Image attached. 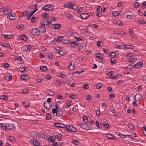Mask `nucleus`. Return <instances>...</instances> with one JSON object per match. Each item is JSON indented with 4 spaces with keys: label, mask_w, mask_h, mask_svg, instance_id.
Listing matches in <instances>:
<instances>
[{
    "label": "nucleus",
    "mask_w": 146,
    "mask_h": 146,
    "mask_svg": "<svg viewBox=\"0 0 146 146\" xmlns=\"http://www.w3.org/2000/svg\"><path fill=\"white\" fill-rule=\"evenodd\" d=\"M124 47L128 49H133L134 48V46L131 45H126L124 46Z\"/></svg>",
    "instance_id": "a878e982"
},
{
    "label": "nucleus",
    "mask_w": 146,
    "mask_h": 146,
    "mask_svg": "<svg viewBox=\"0 0 146 146\" xmlns=\"http://www.w3.org/2000/svg\"><path fill=\"white\" fill-rule=\"evenodd\" d=\"M96 13L98 17H100L102 15L101 12L100 11H96Z\"/></svg>",
    "instance_id": "864d4df0"
},
{
    "label": "nucleus",
    "mask_w": 146,
    "mask_h": 146,
    "mask_svg": "<svg viewBox=\"0 0 146 146\" xmlns=\"http://www.w3.org/2000/svg\"><path fill=\"white\" fill-rule=\"evenodd\" d=\"M146 5V1L143 3L141 7L143 9H145V6Z\"/></svg>",
    "instance_id": "69168bd1"
},
{
    "label": "nucleus",
    "mask_w": 146,
    "mask_h": 146,
    "mask_svg": "<svg viewBox=\"0 0 146 146\" xmlns=\"http://www.w3.org/2000/svg\"><path fill=\"white\" fill-rule=\"evenodd\" d=\"M20 37H21V39L24 41H26L27 40V38L25 35H23Z\"/></svg>",
    "instance_id": "72a5a7b5"
},
{
    "label": "nucleus",
    "mask_w": 146,
    "mask_h": 146,
    "mask_svg": "<svg viewBox=\"0 0 146 146\" xmlns=\"http://www.w3.org/2000/svg\"><path fill=\"white\" fill-rule=\"evenodd\" d=\"M70 65L68 67V69L70 70H72L74 68V66L72 65V62L70 61L69 62Z\"/></svg>",
    "instance_id": "f3484780"
},
{
    "label": "nucleus",
    "mask_w": 146,
    "mask_h": 146,
    "mask_svg": "<svg viewBox=\"0 0 146 146\" xmlns=\"http://www.w3.org/2000/svg\"><path fill=\"white\" fill-rule=\"evenodd\" d=\"M44 106L45 108L48 109H50L52 107L51 105H50L49 103H46V101L44 102Z\"/></svg>",
    "instance_id": "ddd939ff"
},
{
    "label": "nucleus",
    "mask_w": 146,
    "mask_h": 146,
    "mask_svg": "<svg viewBox=\"0 0 146 146\" xmlns=\"http://www.w3.org/2000/svg\"><path fill=\"white\" fill-rule=\"evenodd\" d=\"M64 52L63 50H60L58 52V54L61 55H63L65 54V52Z\"/></svg>",
    "instance_id": "8fccbe9b"
},
{
    "label": "nucleus",
    "mask_w": 146,
    "mask_h": 146,
    "mask_svg": "<svg viewBox=\"0 0 146 146\" xmlns=\"http://www.w3.org/2000/svg\"><path fill=\"white\" fill-rule=\"evenodd\" d=\"M96 56L97 58L100 59H102L103 56L101 53H99L96 54Z\"/></svg>",
    "instance_id": "b1692460"
},
{
    "label": "nucleus",
    "mask_w": 146,
    "mask_h": 146,
    "mask_svg": "<svg viewBox=\"0 0 146 146\" xmlns=\"http://www.w3.org/2000/svg\"><path fill=\"white\" fill-rule=\"evenodd\" d=\"M83 119L85 122H87L88 121V118L86 116H84L83 117Z\"/></svg>",
    "instance_id": "0e129e2a"
},
{
    "label": "nucleus",
    "mask_w": 146,
    "mask_h": 146,
    "mask_svg": "<svg viewBox=\"0 0 146 146\" xmlns=\"http://www.w3.org/2000/svg\"><path fill=\"white\" fill-rule=\"evenodd\" d=\"M0 99L2 100H7L8 97L5 95H3L1 96Z\"/></svg>",
    "instance_id": "c756f323"
},
{
    "label": "nucleus",
    "mask_w": 146,
    "mask_h": 146,
    "mask_svg": "<svg viewBox=\"0 0 146 146\" xmlns=\"http://www.w3.org/2000/svg\"><path fill=\"white\" fill-rule=\"evenodd\" d=\"M137 59L135 58H129L127 60L129 62H132L135 61Z\"/></svg>",
    "instance_id": "79ce46f5"
},
{
    "label": "nucleus",
    "mask_w": 146,
    "mask_h": 146,
    "mask_svg": "<svg viewBox=\"0 0 146 146\" xmlns=\"http://www.w3.org/2000/svg\"><path fill=\"white\" fill-rule=\"evenodd\" d=\"M137 23L142 24H144L146 23V22L143 20H138L137 21Z\"/></svg>",
    "instance_id": "ea45409f"
},
{
    "label": "nucleus",
    "mask_w": 146,
    "mask_h": 146,
    "mask_svg": "<svg viewBox=\"0 0 146 146\" xmlns=\"http://www.w3.org/2000/svg\"><path fill=\"white\" fill-rule=\"evenodd\" d=\"M70 97L72 99H75L77 97L74 94H71L70 95Z\"/></svg>",
    "instance_id": "e2e57ef3"
},
{
    "label": "nucleus",
    "mask_w": 146,
    "mask_h": 146,
    "mask_svg": "<svg viewBox=\"0 0 146 146\" xmlns=\"http://www.w3.org/2000/svg\"><path fill=\"white\" fill-rule=\"evenodd\" d=\"M82 128L85 130L90 129L89 127L88 126L87 124L86 123H85V124H83V126H82Z\"/></svg>",
    "instance_id": "4be33fe9"
},
{
    "label": "nucleus",
    "mask_w": 146,
    "mask_h": 146,
    "mask_svg": "<svg viewBox=\"0 0 146 146\" xmlns=\"http://www.w3.org/2000/svg\"><path fill=\"white\" fill-rule=\"evenodd\" d=\"M110 56L112 57H115L116 56V53L115 52H111L109 54Z\"/></svg>",
    "instance_id": "bb28decb"
},
{
    "label": "nucleus",
    "mask_w": 146,
    "mask_h": 146,
    "mask_svg": "<svg viewBox=\"0 0 146 146\" xmlns=\"http://www.w3.org/2000/svg\"><path fill=\"white\" fill-rule=\"evenodd\" d=\"M23 104L25 107L27 108H28L29 106V104L26 102H25L23 103Z\"/></svg>",
    "instance_id": "13d9d810"
},
{
    "label": "nucleus",
    "mask_w": 146,
    "mask_h": 146,
    "mask_svg": "<svg viewBox=\"0 0 146 146\" xmlns=\"http://www.w3.org/2000/svg\"><path fill=\"white\" fill-rule=\"evenodd\" d=\"M96 126L100 128H101L102 127L101 124L98 121H96Z\"/></svg>",
    "instance_id": "a19ab883"
},
{
    "label": "nucleus",
    "mask_w": 146,
    "mask_h": 146,
    "mask_svg": "<svg viewBox=\"0 0 146 146\" xmlns=\"http://www.w3.org/2000/svg\"><path fill=\"white\" fill-rule=\"evenodd\" d=\"M31 142V143H33V144L35 146H37L39 145V143L38 141L36 139L32 140Z\"/></svg>",
    "instance_id": "2eb2a0df"
},
{
    "label": "nucleus",
    "mask_w": 146,
    "mask_h": 146,
    "mask_svg": "<svg viewBox=\"0 0 146 146\" xmlns=\"http://www.w3.org/2000/svg\"><path fill=\"white\" fill-rule=\"evenodd\" d=\"M38 32H39V30L38 29L34 28L32 29L31 31V33L32 35L34 36L37 35H38Z\"/></svg>",
    "instance_id": "39448f33"
},
{
    "label": "nucleus",
    "mask_w": 146,
    "mask_h": 146,
    "mask_svg": "<svg viewBox=\"0 0 146 146\" xmlns=\"http://www.w3.org/2000/svg\"><path fill=\"white\" fill-rule=\"evenodd\" d=\"M51 115L48 113H47L46 114V119L47 120H49L51 119Z\"/></svg>",
    "instance_id": "4c0bfd02"
},
{
    "label": "nucleus",
    "mask_w": 146,
    "mask_h": 146,
    "mask_svg": "<svg viewBox=\"0 0 146 146\" xmlns=\"http://www.w3.org/2000/svg\"><path fill=\"white\" fill-rule=\"evenodd\" d=\"M22 92L24 94H27L28 93V91L27 89L24 88L23 89Z\"/></svg>",
    "instance_id": "3c124183"
},
{
    "label": "nucleus",
    "mask_w": 146,
    "mask_h": 146,
    "mask_svg": "<svg viewBox=\"0 0 146 146\" xmlns=\"http://www.w3.org/2000/svg\"><path fill=\"white\" fill-rule=\"evenodd\" d=\"M83 88L86 89H88L89 87V85L88 84H85L83 85Z\"/></svg>",
    "instance_id": "6e6d98bb"
},
{
    "label": "nucleus",
    "mask_w": 146,
    "mask_h": 146,
    "mask_svg": "<svg viewBox=\"0 0 146 146\" xmlns=\"http://www.w3.org/2000/svg\"><path fill=\"white\" fill-rule=\"evenodd\" d=\"M61 26L60 24H54L52 25L51 27L54 29H58L60 28Z\"/></svg>",
    "instance_id": "1a4fd4ad"
},
{
    "label": "nucleus",
    "mask_w": 146,
    "mask_h": 146,
    "mask_svg": "<svg viewBox=\"0 0 146 146\" xmlns=\"http://www.w3.org/2000/svg\"><path fill=\"white\" fill-rule=\"evenodd\" d=\"M55 127L63 128L65 127V125L63 123H56L54 124Z\"/></svg>",
    "instance_id": "0eeeda50"
},
{
    "label": "nucleus",
    "mask_w": 146,
    "mask_h": 146,
    "mask_svg": "<svg viewBox=\"0 0 146 146\" xmlns=\"http://www.w3.org/2000/svg\"><path fill=\"white\" fill-rule=\"evenodd\" d=\"M77 130L74 127L72 126V127H71V132H76Z\"/></svg>",
    "instance_id": "bf43d9fd"
},
{
    "label": "nucleus",
    "mask_w": 146,
    "mask_h": 146,
    "mask_svg": "<svg viewBox=\"0 0 146 146\" xmlns=\"http://www.w3.org/2000/svg\"><path fill=\"white\" fill-rule=\"evenodd\" d=\"M46 18L43 19L40 22L41 25L43 26H48L49 25V21Z\"/></svg>",
    "instance_id": "7ed1b4c3"
},
{
    "label": "nucleus",
    "mask_w": 146,
    "mask_h": 146,
    "mask_svg": "<svg viewBox=\"0 0 146 146\" xmlns=\"http://www.w3.org/2000/svg\"><path fill=\"white\" fill-rule=\"evenodd\" d=\"M8 7H7V8H5V9L3 11V14L5 15H7L9 13H10V11L9 10V9H8Z\"/></svg>",
    "instance_id": "6ab92c4d"
},
{
    "label": "nucleus",
    "mask_w": 146,
    "mask_h": 146,
    "mask_svg": "<svg viewBox=\"0 0 146 146\" xmlns=\"http://www.w3.org/2000/svg\"><path fill=\"white\" fill-rule=\"evenodd\" d=\"M129 127L131 129H134V126L132 123H130L129 124Z\"/></svg>",
    "instance_id": "680f3d73"
},
{
    "label": "nucleus",
    "mask_w": 146,
    "mask_h": 146,
    "mask_svg": "<svg viewBox=\"0 0 146 146\" xmlns=\"http://www.w3.org/2000/svg\"><path fill=\"white\" fill-rule=\"evenodd\" d=\"M78 45V48L79 50H81L83 47L82 45V44L79 43L77 44Z\"/></svg>",
    "instance_id": "09e8293b"
},
{
    "label": "nucleus",
    "mask_w": 146,
    "mask_h": 146,
    "mask_svg": "<svg viewBox=\"0 0 146 146\" xmlns=\"http://www.w3.org/2000/svg\"><path fill=\"white\" fill-rule=\"evenodd\" d=\"M9 18L11 20H15L17 18L16 16L15 13H11V15L9 17Z\"/></svg>",
    "instance_id": "f8f14e48"
},
{
    "label": "nucleus",
    "mask_w": 146,
    "mask_h": 146,
    "mask_svg": "<svg viewBox=\"0 0 146 146\" xmlns=\"http://www.w3.org/2000/svg\"><path fill=\"white\" fill-rule=\"evenodd\" d=\"M78 44H76V43L75 42H71L70 41V42H69V45L71 47H74L76 46V45Z\"/></svg>",
    "instance_id": "a211bd4d"
},
{
    "label": "nucleus",
    "mask_w": 146,
    "mask_h": 146,
    "mask_svg": "<svg viewBox=\"0 0 146 146\" xmlns=\"http://www.w3.org/2000/svg\"><path fill=\"white\" fill-rule=\"evenodd\" d=\"M142 98L141 95L139 94H136L135 96V101H140Z\"/></svg>",
    "instance_id": "9b49d317"
},
{
    "label": "nucleus",
    "mask_w": 146,
    "mask_h": 146,
    "mask_svg": "<svg viewBox=\"0 0 146 146\" xmlns=\"http://www.w3.org/2000/svg\"><path fill=\"white\" fill-rule=\"evenodd\" d=\"M106 136L108 139H114V138H113L114 137L113 135H112L109 134H106Z\"/></svg>",
    "instance_id": "aec40b11"
},
{
    "label": "nucleus",
    "mask_w": 146,
    "mask_h": 146,
    "mask_svg": "<svg viewBox=\"0 0 146 146\" xmlns=\"http://www.w3.org/2000/svg\"><path fill=\"white\" fill-rule=\"evenodd\" d=\"M0 127H1L3 129H6L7 128V125H5L3 123H1L0 124Z\"/></svg>",
    "instance_id": "e433bc0d"
},
{
    "label": "nucleus",
    "mask_w": 146,
    "mask_h": 146,
    "mask_svg": "<svg viewBox=\"0 0 146 146\" xmlns=\"http://www.w3.org/2000/svg\"><path fill=\"white\" fill-rule=\"evenodd\" d=\"M42 17L43 18V19L46 18V19H48V20L49 19L48 18V17H49L48 15L46 13H44Z\"/></svg>",
    "instance_id": "7c9ffc66"
},
{
    "label": "nucleus",
    "mask_w": 146,
    "mask_h": 146,
    "mask_svg": "<svg viewBox=\"0 0 146 146\" xmlns=\"http://www.w3.org/2000/svg\"><path fill=\"white\" fill-rule=\"evenodd\" d=\"M9 139L11 141H14V140H15V138L13 136H9Z\"/></svg>",
    "instance_id": "58836bf2"
},
{
    "label": "nucleus",
    "mask_w": 146,
    "mask_h": 146,
    "mask_svg": "<svg viewBox=\"0 0 146 146\" xmlns=\"http://www.w3.org/2000/svg\"><path fill=\"white\" fill-rule=\"evenodd\" d=\"M143 63L141 61H140L134 66V68H141L143 65Z\"/></svg>",
    "instance_id": "6e6552de"
},
{
    "label": "nucleus",
    "mask_w": 146,
    "mask_h": 146,
    "mask_svg": "<svg viewBox=\"0 0 146 146\" xmlns=\"http://www.w3.org/2000/svg\"><path fill=\"white\" fill-rule=\"evenodd\" d=\"M35 12V11H33L32 12H31L29 13V14L28 16V17L27 18V19L28 20H30L31 16H32Z\"/></svg>",
    "instance_id": "412c9836"
},
{
    "label": "nucleus",
    "mask_w": 146,
    "mask_h": 146,
    "mask_svg": "<svg viewBox=\"0 0 146 146\" xmlns=\"http://www.w3.org/2000/svg\"><path fill=\"white\" fill-rule=\"evenodd\" d=\"M104 127L108 129L109 127V124L106 123H103Z\"/></svg>",
    "instance_id": "c03bdc74"
},
{
    "label": "nucleus",
    "mask_w": 146,
    "mask_h": 146,
    "mask_svg": "<svg viewBox=\"0 0 146 146\" xmlns=\"http://www.w3.org/2000/svg\"><path fill=\"white\" fill-rule=\"evenodd\" d=\"M32 134L34 135L33 137H38V135H39V133H38L35 131H33L32 133Z\"/></svg>",
    "instance_id": "c9c22d12"
},
{
    "label": "nucleus",
    "mask_w": 146,
    "mask_h": 146,
    "mask_svg": "<svg viewBox=\"0 0 146 146\" xmlns=\"http://www.w3.org/2000/svg\"><path fill=\"white\" fill-rule=\"evenodd\" d=\"M110 61L112 64H114L116 62V60L115 59L113 60V58H111Z\"/></svg>",
    "instance_id": "338daca9"
},
{
    "label": "nucleus",
    "mask_w": 146,
    "mask_h": 146,
    "mask_svg": "<svg viewBox=\"0 0 146 146\" xmlns=\"http://www.w3.org/2000/svg\"><path fill=\"white\" fill-rule=\"evenodd\" d=\"M136 133H133L130 135H127V136L130 137L132 139H133L136 136Z\"/></svg>",
    "instance_id": "a18cd8bd"
},
{
    "label": "nucleus",
    "mask_w": 146,
    "mask_h": 146,
    "mask_svg": "<svg viewBox=\"0 0 146 146\" xmlns=\"http://www.w3.org/2000/svg\"><path fill=\"white\" fill-rule=\"evenodd\" d=\"M38 135V137H40L42 138H44L45 137V136L43 133H42L41 134L39 133V135Z\"/></svg>",
    "instance_id": "774afa93"
},
{
    "label": "nucleus",
    "mask_w": 146,
    "mask_h": 146,
    "mask_svg": "<svg viewBox=\"0 0 146 146\" xmlns=\"http://www.w3.org/2000/svg\"><path fill=\"white\" fill-rule=\"evenodd\" d=\"M26 67H24L22 68H19V70L20 72H23L24 71H25V69H26Z\"/></svg>",
    "instance_id": "de8ad7c7"
},
{
    "label": "nucleus",
    "mask_w": 146,
    "mask_h": 146,
    "mask_svg": "<svg viewBox=\"0 0 146 146\" xmlns=\"http://www.w3.org/2000/svg\"><path fill=\"white\" fill-rule=\"evenodd\" d=\"M31 46L30 45H25L21 48V49L23 51L30 50Z\"/></svg>",
    "instance_id": "20e7f679"
},
{
    "label": "nucleus",
    "mask_w": 146,
    "mask_h": 146,
    "mask_svg": "<svg viewBox=\"0 0 146 146\" xmlns=\"http://www.w3.org/2000/svg\"><path fill=\"white\" fill-rule=\"evenodd\" d=\"M119 11H114L112 12V15L115 17H116L118 15Z\"/></svg>",
    "instance_id": "f704fd0d"
},
{
    "label": "nucleus",
    "mask_w": 146,
    "mask_h": 146,
    "mask_svg": "<svg viewBox=\"0 0 146 146\" xmlns=\"http://www.w3.org/2000/svg\"><path fill=\"white\" fill-rule=\"evenodd\" d=\"M134 6L135 8H138L139 7V3L137 2H135L133 3Z\"/></svg>",
    "instance_id": "37998d69"
},
{
    "label": "nucleus",
    "mask_w": 146,
    "mask_h": 146,
    "mask_svg": "<svg viewBox=\"0 0 146 146\" xmlns=\"http://www.w3.org/2000/svg\"><path fill=\"white\" fill-rule=\"evenodd\" d=\"M40 69L42 71H45L47 70V67L46 66H41L40 67Z\"/></svg>",
    "instance_id": "c85d7f7f"
},
{
    "label": "nucleus",
    "mask_w": 146,
    "mask_h": 146,
    "mask_svg": "<svg viewBox=\"0 0 146 146\" xmlns=\"http://www.w3.org/2000/svg\"><path fill=\"white\" fill-rule=\"evenodd\" d=\"M125 33V32L124 33V32H120V31H115L114 32L115 34H117L119 35L120 34L123 35V34H124Z\"/></svg>",
    "instance_id": "473e14b6"
},
{
    "label": "nucleus",
    "mask_w": 146,
    "mask_h": 146,
    "mask_svg": "<svg viewBox=\"0 0 146 146\" xmlns=\"http://www.w3.org/2000/svg\"><path fill=\"white\" fill-rule=\"evenodd\" d=\"M21 79L27 80L29 78L28 76L27 75H22L21 76Z\"/></svg>",
    "instance_id": "dca6fc26"
},
{
    "label": "nucleus",
    "mask_w": 146,
    "mask_h": 146,
    "mask_svg": "<svg viewBox=\"0 0 146 146\" xmlns=\"http://www.w3.org/2000/svg\"><path fill=\"white\" fill-rule=\"evenodd\" d=\"M54 9V6H52L51 5L47 4L44 7L42 8V10L45 11H51Z\"/></svg>",
    "instance_id": "f03ea898"
},
{
    "label": "nucleus",
    "mask_w": 146,
    "mask_h": 146,
    "mask_svg": "<svg viewBox=\"0 0 146 146\" xmlns=\"http://www.w3.org/2000/svg\"><path fill=\"white\" fill-rule=\"evenodd\" d=\"M1 45L4 47H7V45H8V44L7 43L2 42L1 43Z\"/></svg>",
    "instance_id": "052dcab7"
},
{
    "label": "nucleus",
    "mask_w": 146,
    "mask_h": 146,
    "mask_svg": "<svg viewBox=\"0 0 146 146\" xmlns=\"http://www.w3.org/2000/svg\"><path fill=\"white\" fill-rule=\"evenodd\" d=\"M56 115L57 116H60L62 114V110L56 106Z\"/></svg>",
    "instance_id": "423d86ee"
},
{
    "label": "nucleus",
    "mask_w": 146,
    "mask_h": 146,
    "mask_svg": "<svg viewBox=\"0 0 146 146\" xmlns=\"http://www.w3.org/2000/svg\"><path fill=\"white\" fill-rule=\"evenodd\" d=\"M90 15L87 13H81L80 15V17L82 19H86L88 18Z\"/></svg>",
    "instance_id": "9d476101"
},
{
    "label": "nucleus",
    "mask_w": 146,
    "mask_h": 146,
    "mask_svg": "<svg viewBox=\"0 0 146 146\" xmlns=\"http://www.w3.org/2000/svg\"><path fill=\"white\" fill-rule=\"evenodd\" d=\"M133 68H134V66L131 64H129L127 66V68L130 69H132Z\"/></svg>",
    "instance_id": "603ef678"
},
{
    "label": "nucleus",
    "mask_w": 146,
    "mask_h": 146,
    "mask_svg": "<svg viewBox=\"0 0 146 146\" xmlns=\"http://www.w3.org/2000/svg\"><path fill=\"white\" fill-rule=\"evenodd\" d=\"M2 65L3 66H4L6 68H8L9 67V64L8 63H3Z\"/></svg>",
    "instance_id": "5fc2aeb1"
},
{
    "label": "nucleus",
    "mask_w": 146,
    "mask_h": 146,
    "mask_svg": "<svg viewBox=\"0 0 146 146\" xmlns=\"http://www.w3.org/2000/svg\"><path fill=\"white\" fill-rule=\"evenodd\" d=\"M68 18L69 19H70L71 20H73L74 19V17L70 13H68L67 15Z\"/></svg>",
    "instance_id": "49530a36"
},
{
    "label": "nucleus",
    "mask_w": 146,
    "mask_h": 146,
    "mask_svg": "<svg viewBox=\"0 0 146 146\" xmlns=\"http://www.w3.org/2000/svg\"><path fill=\"white\" fill-rule=\"evenodd\" d=\"M15 128V127L13 125H7L6 129L10 130L13 129Z\"/></svg>",
    "instance_id": "4468645a"
},
{
    "label": "nucleus",
    "mask_w": 146,
    "mask_h": 146,
    "mask_svg": "<svg viewBox=\"0 0 146 146\" xmlns=\"http://www.w3.org/2000/svg\"><path fill=\"white\" fill-rule=\"evenodd\" d=\"M65 128L66 130L68 131L71 132V127H72V126H65Z\"/></svg>",
    "instance_id": "2f4dec72"
},
{
    "label": "nucleus",
    "mask_w": 146,
    "mask_h": 146,
    "mask_svg": "<svg viewBox=\"0 0 146 146\" xmlns=\"http://www.w3.org/2000/svg\"><path fill=\"white\" fill-rule=\"evenodd\" d=\"M65 7L68 8L70 7L72 9L76 10L78 9V6L74 2H68L64 5Z\"/></svg>",
    "instance_id": "f257e3e1"
},
{
    "label": "nucleus",
    "mask_w": 146,
    "mask_h": 146,
    "mask_svg": "<svg viewBox=\"0 0 146 146\" xmlns=\"http://www.w3.org/2000/svg\"><path fill=\"white\" fill-rule=\"evenodd\" d=\"M4 37L6 39L12 38L13 37V35H4Z\"/></svg>",
    "instance_id": "5701e85b"
},
{
    "label": "nucleus",
    "mask_w": 146,
    "mask_h": 146,
    "mask_svg": "<svg viewBox=\"0 0 146 146\" xmlns=\"http://www.w3.org/2000/svg\"><path fill=\"white\" fill-rule=\"evenodd\" d=\"M40 27L41 29V31H39L40 32L42 33H45L46 32V29L45 26H44L43 27H42V26H41Z\"/></svg>",
    "instance_id": "cd10ccee"
},
{
    "label": "nucleus",
    "mask_w": 146,
    "mask_h": 146,
    "mask_svg": "<svg viewBox=\"0 0 146 146\" xmlns=\"http://www.w3.org/2000/svg\"><path fill=\"white\" fill-rule=\"evenodd\" d=\"M37 5L36 4H33L31 6H30V8L32 9H36L37 7Z\"/></svg>",
    "instance_id": "4d7b16f0"
},
{
    "label": "nucleus",
    "mask_w": 146,
    "mask_h": 146,
    "mask_svg": "<svg viewBox=\"0 0 146 146\" xmlns=\"http://www.w3.org/2000/svg\"><path fill=\"white\" fill-rule=\"evenodd\" d=\"M61 42H62V43H65V44H69V42H70V41L69 40H68L65 39V40H63L62 39Z\"/></svg>",
    "instance_id": "393cba45"
}]
</instances>
